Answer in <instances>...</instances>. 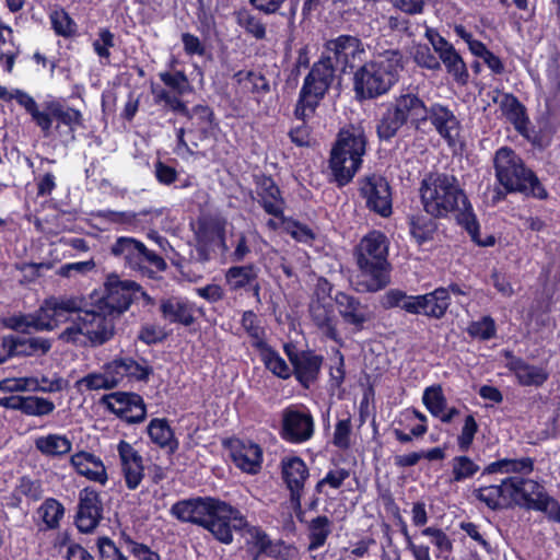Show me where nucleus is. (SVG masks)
<instances>
[{
    "label": "nucleus",
    "mask_w": 560,
    "mask_h": 560,
    "mask_svg": "<svg viewBox=\"0 0 560 560\" xmlns=\"http://www.w3.org/2000/svg\"><path fill=\"white\" fill-rule=\"evenodd\" d=\"M349 477L350 470L347 468L339 467L336 469H329L325 477L316 482L314 491L315 493H324L326 486L334 490H338L342 487L345 480H347Z\"/></svg>",
    "instance_id": "obj_61"
},
{
    "label": "nucleus",
    "mask_w": 560,
    "mask_h": 560,
    "mask_svg": "<svg viewBox=\"0 0 560 560\" xmlns=\"http://www.w3.org/2000/svg\"><path fill=\"white\" fill-rule=\"evenodd\" d=\"M334 301L342 320L352 326L354 331L363 330L370 320L368 306L363 305L358 298L342 291L335 294Z\"/></svg>",
    "instance_id": "obj_28"
},
{
    "label": "nucleus",
    "mask_w": 560,
    "mask_h": 560,
    "mask_svg": "<svg viewBox=\"0 0 560 560\" xmlns=\"http://www.w3.org/2000/svg\"><path fill=\"white\" fill-rule=\"evenodd\" d=\"M471 494L490 511L520 506L541 512L548 521L560 524V502L537 480L509 476L500 479L499 483H487V479L481 480L478 476Z\"/></svg>",
    "instance_id": "obj_2"
},
{
    "label": "nucleus",
    "mask_w": 560,
    "mask_h": 560,
    "mask_svg": "<svg viewBox=\"0 0 560 560\" xmlns=\"http://www.w3.org/2000/svg\"><path fill=\"white\" fill-rule=\"evenodd\" d=\"M281 477L289 490V502L299 522H304L305 510L302 508V495L310 477V469L300 456H288L281 459Z\"/></svg>",
    "instance_id": "obj_14"
},
{
    "label": "nucleus",
    "mask_w": 560,
    "mask_h": 560,
    "mask_svg": "<svg viewBox=\"0 0 560 560\" xmlns=\"http://www.w3.org/2000/svg\"><path fill=\"white\" fill-rule=\"evenodd\" d=\"M425 122L430 121L439 136L448 145H455L460 132V121L447 105L440 102L431 103L427 107Z\"/></svg>",
    "instance_id": "obj_23"
},
{
    "label": "nucleus",
    "mask_w": 560,
    "mask_h": 560,
    "mask_svg": "<svg viewBox=\"0 0 560 560\" xmlns=\"http://www.w3.org/2000/svg\"><path fill=\"white\" fill-rule=\"evenodd\" d=\"M120 539L127 546L129 553L137 560H161V556L158 551L152 550L145 544L136 541L125 532L121 533Z\"/></svg>",
    "instance_id": "obj_63"
},
{
    "label": "nucleus",
    "mask_w": 560,
    "mask_h": 560,
    "mask_svg": "<svg viewBox=\"0 0 560 560\" xmlns=\"http://www.w3.org/2000/svg\"><path fill=\"white\" fill-rule=\"evenodd\" d=\"M364 55V45L358 36L340 34L326 40L319 60L313 63L304 78L296 101V116L304 117L316 112L334 83L336 72H352L355 62L362 61Z\"/></svg>",
    "instance_id": "obj_1"
},
{
    "label": "nucleus",
    "mask_w": 560,
    "mask_h": 560,
    "mask_svg": "<svg viewBox=\"0 0 560 560\" xmlns=\"http://www.w3.org/2000/svg\"><path fill=\"white\" fill-rule=\"evenodd\" d=\"M493 168L495 180L505 194L518 192L526 198L548 199L549 192L537 174L512 148L504 145L495 151Z\"/></svg>",
    "instance_id": "obj_7"
},
{
    "label": "nucleus",
    "mask_w": 560,
    "mask_h": 560,
    "mask_svg": "<svg viewBox=\"0 0 560 560\" xmlns=\"http://www.w3.org/2000/svg\"><path fill=\"white\" fill-rule=\"evenodd\" d=\"M80 312V301L75 298H50L37 310V330H51L60 323L70 318L73 313Z\"/></svg>",
    "instance_id": "obj_20"
},
{
    "label": "nucleus",
    "mask_w": 560,
    "mask_h": 560,
    "mask_svg": "<svg viewBox=\"0 0 560 560\" xmlns=\"http://www.w3.org/2000/svg\"><path fill=\"white\" fill-rule=\"evenodd\" d=\"M257 278V268L253 264L245 266H232L225 273L226 282L234 291L252 285Z\"/></svg>",
    "instance_id": "obj_44"
},
{
    "label": "nucleus",
    "mask_w": 560,
    "mask_h": 560,
    "mask_svg": "<svg viewBox=\"0 0 560 560\" xmlns=\"http://www.w3.org/2000/svg\"><path fill=\"white\" fill-rule=\"evenodd\" d=\"M241 326L250 339V346L257 351L268 343L266 329L261 326L258 315L252 311H244L241 318Z\"/></svg>",
    "instance_id": "obj_40"
},
{
    "label": "nucleus",
    "mask_w": 560,
    "mask_h": 560,
    "mask_svg": "<svg viewBox=\"0 0 560 560\" xmlns=\"http://www.w3.org/2000/svg\"><path fill=\"white\" fill-rule=\"evenodd\" d=\"M232 79L244 94H252L255 98L264 97L270 92L269 80L261 71L238 70Z\"/></svg>",
    "instance_id": "obj_33"
},
{
    "label": "nucleus",
    "mask_w": 560,
    "mask_h": 560,
    "mask_svg": "<svg viewBox=\"0 0 560 560\" xmlns=\"http://www.w3.org/2000/svg\"><path fill=\"white\" fill-rule=\"evenodd\" d=\"M121 472L126 488L136 490L144 478L143 458L127 441L121 440L117 445Z\"/></svg>",
    "instance_id": "obj_27"
},
{
    "label": "nucleus",
    "mask_w": 560,
    "mask_h": 560,
    "mask_svg": "<svg viewBox=\"0 0 560 560\" xmlns=\"http://www.w3.org/2000/svg\"><path fill=\"white\" fill-rule=\"evenodd\" d=\"M284 352L293 368V375L300 385L308 388L318 380L324 363L323 355L310 349L298 351L289 345L284 346Z\"/></svg>",
    "instance_id": "obj_19"
},
{
    "label": "nucleus",
    "mask_w": 560,
    "mask_h": 560,
    "mask_svg": "<svg viewBox=\"0 0 560 560\" xmlns=\"http://www.w3.org/2000/svg\"><path fill=\"white\" fill-rule=\"evenodd\" d=\"M310 314L314 325L326 338L337 342L339 346L343 345L337 329V318L331 304H324L317 301L311 305Z\"/></svg>",
    "instance_id": "obj_30"
},
{
    "label": "nucleus",
    "mask_w": 560,
    "mask_h": 560,
    "mask_svg": "<svg viewBox=\"0 0 560 560\" xmlns=\"http://www.w3.org/2000/svg\"><path fill=\"white\" fill-rule=\"evenodd\" d=\"M151 93L155 104L164 103L167 108L172 112L186 117L190 108L182 100V96L172 94L168 90L161 88L160 85H151Z\"/></svg>",
    "instance_id": "obj_46"
},
{
    "label": "nucleus",
    "mask_w": 560,
    "mask_h": 560,
    "mask_svg": "<svg viewBox=\"0 0 560 560\" xmlns=\"http://www.w3.org/2000/svg\"><path fill=\"white\" fill-rule=\"evenodd\" d=\"M160 312L162 317L171 324L188 327L195 323L191 304L177 298L163 299L160 303Z\"/></svg>",
    "instance_id": "obj_32"
},
{
    "label": "nucleus",
    "mask_w": 560,
    "mask_h": 560,
    "mask_svg": "<svg viewBox=\"0 0 560 560\" xmlns=\"http://www.w3.org/2000/svg\"><path fill=\"white\" fill-rule=\"evenodd\" d=\"M265 368L282 380L291 376V371L284 359L269 343L257 350Z\"/></svg>",
    "instance_id": "obj_43"
},
{
    "label": "nucleus",
    "mask_w": 560,
    "mask_h": 560,
    "mask_svg": "<svg viewBox=\"0 0 560 560\" xmlns=\"http://www.w3.org/2000/svg\"><path fill=\"white\" fill-rule=\"evenodd\" d=\"M502 354L506 360V369L515 375L521 386L540 387L548 381L549 372L545 368L527 363L512 350H503Z\"/></svg>",
    "instance_id": "obj_25"
},
{
    "label": "nucleus",
    "mask_w": 560,
    "mask_h": 560,
    "mask_svg": "<svg viewBox=\"0 0 560 560\" xmlns=\"http://www.w3.org/2000/svg\"><path fill=\"white\" fill-rule=\"evenodd\" d=\"M434 218L417 213L408 217V226L411 236L418 245H422L433 238L438 229Z\"/></svg>",
    "instance_id": "obj_41"
},
{
    "label": "nucleus",
    "mask_w": 560,
    "mask_h": 560,
    "mask_svg": "<svg viewBox=\"0 0 560 560\" xmlns=\"http://www.w3.org/2000/svg\"><path fill=\"white\" fill-rule=\"evenodd\" d=\"M166 268L167 264L164 258L155 252L148 249L144 245L140 266L137 267L136 271H140L142 275H148L152 278L154 272L164 271Z\"/></svg>",
    "instance_id": "obj_59"
},
{
    "label": "nucleus",
    "mask_w": 560,
    "mask_h": 560,
    "mask_svg": "<svg viewBox=\"0 0 560 560\" xmlns=\"http://www.w3.org/2000/svg\"><path fill=\"white\" fill-rule=\"evenodd\" d=\"M133 304H140L143 308L152 307L155 305V299L137 281L122 279L115 272L107 275L102 294L95 301L94 307L112 318H119Z\"/></svg>",
    "instance_id": "obj_9"
},
{
    "label": "nucleus",
    "mask_w": 560,
    "mask_h": 560,
    "mask_svg": "<svg viewBox=\"0 0 560 560\" xmlns=\"http://www.w3.org/2000/svg\"><path fill=\"white\" fill-rule=\"evenodd\" d=\"M421 534L430 537L431 544L436 548L435 558L450 560L453 553V540L442 528L429 526L423 528Z\"/></svg>",
    "instance_id": "obj_47"
},
{
    "label": "nucleus",
    "mask_w": 560,
    "mask_h": 560,
    "mask_svg": "<svg viewBox=\"0 0 560 560\" xmlns=\"http://www.w3.org/2000/svg\"><path fill=\"white\" fill-rule=\"evenodd\" d=\"M237 23L247 35L252 36L256 40L266 39L267 26L261 18L249 12H245L238 15Z\"/></svg>",
    "instance_id": "obj_56"
},
{
    "label": "nucleus",
    "mask_w": 560,
    "mask_h": 560,
    "mask_svg": "<svg viewBox=\"0 0 560 560\" xmlns=\"http://www.w3.org/2000/svg\"><path fill=\"white\" fill-rule=\"evenodd\" d=\"M104 506L101 494L92 487L79 492V501L74 515V525L80 533H92L103 518Z\"/></svg>",
    "instance_id": "obj_18"
},
{
    "label": "nucleus",
    "mask_w": 560,
    "mask_h": 560,
    "mask_svg": "<svg viewBox=\"0 0 560 560\" xmlns=\"http://www.w3.org/2000/svg\"><path fill=\"white\" fill-rule=\"evenodd\" d=\"M353 252L377 258H388L389 241L382 231L372 230L360 240V242L354 246Z\"/></svg>",
    "instance_id": "obj_37"
},
{
    "label": "nucleus",
    "mask_w": 560,
    "mask_h": 560,
    "mask_svg": "<svg viewBox=\"0 0 560 560\" xmlns=\"http://www.w3.org/2000/svg\"><path fill=\"white\" fill-rule=\"evenodd\" d=\"M460 225L477 245L489 247L495 244V237L493 235H488L485 240L480 238V224L474 211H468L463 215V223Z\"/></svg>",
    "instance_id": "obj_60"
},
{
    "label": "nucleus",
    "mask_w": 560,
    "mask_h": 560,
    "mask_svg": "<svg viewBox=\"0 0 560 560\" xmlns=\"http://www.w3.org/2000/svg\"><path fill=\"white\" fill-rule=\"evenodd\" d=\"M466 330L469 337L482 341L497 337V324L490 315H485L478 320L470 322Z\"/></svg>",
    "instance_id": "obj_51"
},
{
    "label": "nucleus",
    "mask_w": 560,
    "mask_h": 560,
    "mask_svg": "<svg viewBox=\"0 0 560 560\" xmlns=\"http://www.w3.org/2000/svg\"><path fill=\"white\" fill-rule=\"evenodd\" d=\"M49 22L55 35L67 39L80 36L79 25L63 8H57L49 12Z\"/></svg>",
    "instance_id": "obj_38"
},
{
    "label": "nucleus",
    "mask_w": 560,
    "mask_h": 560,
    "mask_svg": "<svg viewBox=\"0 0 560 560\" xmlns=\"http://www.w3.org/2000/svg\"><path fill=\"white\" fill-rule=\"evenodd\" d=\"M244 529H247V533L250 535L249 544H252L255 549L253 560H258L259 557L267 556L273 541L270 536L260 526H250L248 524Z\"/></svg>",
    "instance_id": "obj_57"
},
{
    "label": "nucleus",
    "mask_w": 560,
    "mask_h": 560,
    "mask_svg": "<svg viewBox=\"0 0 560 560\" xmlns=\"http://www.w3.org/2000/svg\"><path fill=\"white\" fill-rule=\"evenodd\" d=\"M234 465L243 472L257 474L262 464V450L252 440L230 438L223 442Z\"/></svg>",
    "instance_id": "obj_21"
},
{
    "label": "nucleus",
    "mask_w": 560,
    "mask_h": 560,
    "mask_svg": "<svg viewBox=\"0 0 560 560\" xmlns=\"http://www.w3.org/2000/svg\"><path fill=\"white\" fill-rule=\"evenodd\" d=\"M159 78L173 94L184 96L191 91L190 81L184 70L163 71L159 73Z\"/></svg>",
    "instance_id": "obj_48"
},
{
    "label": "nucleus",
    "mask_w": 560,
    "mask_h": 560,
    "mask_svg": "<svg viewBox=\"0 0 560 560\" xmlns=\"http://www.w3.org/2000/svg\"><path fill=\"white\" fill-rule=\"evenodd\" d=\"M43 522L48 528H56L59 526L60 520L63 517L65 508L57 499H46L37 509Z\"/></svg>",
    "instance_id": "obj_53"
},
{
    "label": "nucleus",
    "mask_w": 560,
    "mask_h": 560,
    "mask_svg": "<svg viewBox=\"0 0 560 560\" xmlns=\"http://www.w3.org/2000/svg\"><path fill=\"white\" fill-rule=\"evenodd\" d=\"M480 467L474 459L467 455H458L452 459V478L453 482H463L472 478Z\"/></svg>",
    "instance_id": "obj_49"
},
{
    "label": "nucleus",
    "mask_w": 560,
    "mask_h": 560,
    "mask_svg": "<svg viewBox=\"0 0 560 560\" xmlns=\"http://www.w3.org/2000/svg\"><path fill=\"white\" fill-rule=\"evenodd\" d=\"M442 298V291L439 290L419 295H408L400 289H389L383 295L381 304L385 310L400 307L409 314H422L431 318V316L442 313L441 304L444 302Z\"/></svg>",
    "instance_id": "obj_13"
},
{
    "label": "nucleus",
    "mask_w": 560,
    "mask_h": 560,
    "mask_svg": "<svg viewBox=\"0 0 560 560\" xmlns=\"http://www.w3.org/2000/svg\"><path fill=\"white\" fill-rule=\"evenodd\" d=\"M366 144L368 139L362 128L349 126L338 131L328 160L330 183L342 188L352 182L362 167Z\"/></svg>",
    "instance_id": "obj_8"
},
{
    "label": "nucleus",
    "mask_w": 560,
    "mask_h": 560,
    "mask_svg": "<svg viewBox=\"0 0 560 560\" xmlns=\"http://www.w3.org/2000/svg\"><path fill=\"white\" fill-rule=\"evenodd\" d=\"M315 434V420L308 407L291 404L280 413V438L294 445L308 442Z\"/></svg>",
    "instance_id": "obj_12"
},
{
    "label": "nucleus",
    "mask_w": 560,
    "mask_h": 560,
    "mask_svg": "<svg viewBox=\"0 0 560 560\" xmlns=\"http://www.w3.org/2000/svg\"><path fill=\"white\" fill-rule=\"evenodd\" d=\"M420 200L425 213L434 219L456 217L457 223H463V215L474 211L464 188L455 175L430 172L420 182Z\"/></svg>",
    "instance_id": "obj_4"
},
{
    "label": "nucleus",
    "mask_w": 560,
    "mask_h": 560,
    "mask_svg": "<svg viewBox=\"0 0 560 560\" xmlns=\"http://www.w3.org/2000/svg\"><path fill=\"white\" fill-rule=\"evenodd\" d=\"M97 218L121 226L128 231H143L154 224V221L162 215V210L144 209L135 211H115L110 209L100 210Z\"/></svg>",
    "instance_id": "obj_22"
},
{
    "label": "nucleus",
    "mask_w": 560,
    "mask_h": 560,
    "mask_svg": "<svg viewBox=\"0 0 560 560\" xmlns=\"http://www.w3.org/2000/svg\"><path fill=\"white\" fill-rule=\"evenodd\" d=\"M124 368L126 370V378L129 381L148 382L153 373V369L148 364L147 360L141 359V362L131 357H121Z\"/></svg>",
    "instance_id": "obj_55"
},
{
    "label": "nucleus",
    "mask_w": 560,
    "mask_h": 560,
    "mask_svg": "<svg viewBox=\"0 0 560 560\" xmlns=\"http://www.w3.org/2000/svg\"><path fill=\"white\" fill-rule=\"evenodd\" d=\"M404 418L407 422H413L415 420H418L419 423L416 425L410 427V432L406 433L405 431L395 428L394 429V435L395 439L402 443L407 444L412 441L413 438H422L428 432V418L424 413L417 409H408L404 412Z\"/></svg>",
    "instance_id": "obj_42"
},
{
    "label": "nucleus",
    "mask_w": 560,
    "mask_h": 560,
    "mask_svg": "<svg viewBox=\"0 0 560 560\" xmlns=\"http://www.w3.org/2000/svg\"><path fill=\"white\" fill-rule=\"evenodd\" d=\"M295 112H296V106L294 107L293 114H294V117L296 119L301 120L302 122L300 125L292 127L289 130L288 136H289L291 142L294 143L296 147L307 148L311 145V142H312V128L306 124V120L308 118L313 117L315 112L308 113L304 117L296 116Z\"/></svg>",
    "instance_id": "obj_54"
},
{
    "label": "nucleus",
    "mask_w": 560,
    "mask_h": 560,
    "mask_svg": "<svg viewBox=\"0 0 560 560\" xmlns=\"http://www.w3.org/2000/svg\"><path fill=\"white\" fill-rule=\"evenodd\" d=\"M283 224L285 233L291 235L296 242L311 243L316 238L315 232L306 224L291 217L278 218Z\"/></svg>",
    "instance_id": "obj_52"
},
{
    "label": "nucleus",
    "mask_w": 560,
    "mask_h": 560,
    "mask_svg": "<svg viewBox=\"0 0 560 560\" xmlns=\"http://www.w3.org/2000/svg\"><path fill=\"white\" fill-rule=\"evenodd\" d=\"M72 443L66 435L48 434L37 438V451L51 457H60L71 451Z\"/></svg>",
    "instance_id": "obj_45"
},
{
    "label": "nucleus",
    "mask_w": 560,
    "mask_h": 560,
    "mask_svg": "<svg viewBox=\"0 0 560 560\" xmlns=\"http://www.w3.org/2000/svg\"><path fill=\"white\" fill-rule=\"evenodd\" d=\"M144 244L133 237L120 236L110 247V254L124 260V265L131 270L140 266Z\"/></svg>",
    "instance_id": "obj_34"
},
{
    "label": "nucleus",
    "mask_w": 560,
    "mask_h": 560,
    "mask_svg": "<svg viewBox=\"0 0 560 560\" xmlns=\"http://www.w3.org/2000/svg\"><path fill=\"white\" fill-rule=\"evenodd\" d=\"M355 264L354 289L360 293H376L384 290L392 280L393 266L388 258L352 253Z\"/></svg>",
    "instance_id": "obj_10"
},
{
    "label": "nucleus",
    "mask_w": 560,
    "mask_h": 560,
    "mask_svg": "<svg viewBox=\"0 0 560 560\" xmlns=\"http://www.w3.org/2000/svg\"><path fill=\"white\" fill-rule=\"evenodd\" d=\"M360 196L365 200V207L382 218L393 213V194L388 180L377 174L364 176L360 180Z\"/></svg>",
    "instance_id": "obj_15"
},
{
    "label": "nucleus",
    "mask_w": 560,
    "mask_h": 560,
    "mask_svg": "<svg viewBox=\"0 0 560 560\" xmlns=\"http://www.w3.org/2000/svg\"><path fill=\"white\" fill-rule=\"evenodd\" d=\"M351 434H352L351 417L348 416L345 419H339L335 424V431H334V435H332V444L341 451L349 450L351 446Z\"/></svg>",
    "instance_id": "obj_64"
},
{
    "label": "nucleus",
    "mask_w": 560,
    "mask_h": 560,
    "mask_svg": "<svg viewBox=\"0 0 560 560\" xmlns=\"http://www.w3.org/2000/svg\"><path fill=\"white\" fill-rule=\"evenodd\" d=\"M100 404L127 423H140L147 418L144 399L138 393L113 392L105 394Z\"/></svg>",
    "instance_id": "obj_17"
},
{
    "label": "nucleus",
    "mask_w": 560,
    "mask_h": 560,
    "mask_svg": "<svg viewBox=\"0 0 560 560\" xmlns=\"http://www.w3.org/2000/svg\"><path fill=\"white\" fill-rule=\"evenodd\" d=\"M70 464L77 474L90 481L105 486L108 481L106 467L101 457L86 451H80L71 455Z\"/></svg>",
    "instance_id": "obj_29"
},
{
    "label": "nucleus",
    "mask_w": 560,
    "mask_h": 560,
    "mask_svg": "<svg viewBox=\"0 0 560 560\" xmlns=\"http://www.w3.org/2000/svg\"><path fill=\"white\" fill-rule=\"evenodd\" d=\"M404 70V55L398 49L365 61L353 71L352 91L359 102L376 100L387 94L399 81Z\"/></svg>",
    "instance_id": "obj_5"
},
{
    "label": "nucleus",
    "mask_w": 560,
    "mask_h": 560,
    "mask_svg": "<svg viewBox=\"0 0 560 560\" xmlns=\"http://www.w3.org/2000/svg\"><path fill=\"white\" fill-rule=\"evenodd\" d=\"M170 514L180 523L197 525L209 532L215 540L230 545L234 532L248 526L240 509L217 497H192L175 502Z\"/></svg>",
    "instance_id": "obj_3"
},
{
    "label": "nucleus",
    "mask_w": 560,
    "mask_h": 560,
    "mask_svg": "<svg viewBox=\"0 0 560 560\" xmlns=\"http://www.w3.org/2000/svg\"><path fill=\"white\" fill-rule=\"evenodd\" d=\"M147 431L151 441L159 447L166 450L170 454H174L178 450L179 442L166 418L151 419Z\"/></svg>",
    "instance_id": "obj_35"
},
{
    "label": "nucleus",
    "mask_w": 560,
    "mask_h": 560,
    "mask_svg": "<svg viewBox=\"0 0 560 560\" xmlns=\"http://www.w3.org/2000/svg\"><path fill=\"white\" fill-rule=\"evenodd\" d=\"M422 402L427 410L438 417L446 409L447 400L440 384L429 386L424 389Z\"/></svg>",
    "instance_id": "obj_50"
},
{
    "label": "nucleus",
    "mask_w": 560,
    "mask_h": 560,
    "mask_svg": "<svg viewBox=\"0 0 560 560\" xmlns=\"http://www.w3.org/2000/svg\"><path fill=\"white\" fill-rule=\"evenodd\" d=\"M186 118L189 121L187 131L198 133L199 139L208 138L217 126L213 109L208 105H195Z\"/></svg>",
    "instance_id": "obj_36"
},
{
    "label": "nucleus",
    "mask_w": 560,
    "mask_h": 560,
    "mask_svg": "<svg viewBox=\"0 0 560 560\" xmlns=\"http://www.w3.org/2000/svg\"><path fill=\"white\" fill-rule=\"evenodd\" d=\"M74 387L81 393L100 389H112L104 370L102 372L88 373L75 382Z\"/></svg>",
    "instance_id": "obj_58"
},
{
    "label": "nucleus",
    "mask_w": 560,
    "mask_h": 560,
    "mask_svg": "<svg viewBox=\"0 0 560 560\" xmlns=\"http://www.w3.org/2000/svg\"><path fill=\"white\" fill-rule=\"evenodd\" d=\"M7 327L15 330V335L4 337L2 340V348L5 352L0 358L31 355L35 351V339L31 336L26 337L25 334L31 335L35 329V316L21 315L12 316L4 320Z\"/></svg>",
    "instance_id": "obj_16"
},
{
    "label": "nucleus",
    "mask_w": 560,
    "mask_h": 560,
    "mask_svg": "<svg viewBox=\"0 0 560 560\" xmlns=\"http://www.w3.org/2000/svg\"><path fill=\"white\" fill-rule=\"evenodd\" d=\"M446 72L452 75L458 85H466L469 81V73L465 61L458 51L442 62Z\"/></svg>",
    "instance_id": "obj_62"
},
{
    "label": "nucleus",
    "mask_w": 560,
    "mask_h": 560,
    "mask_svg": "<svg viewBox=\"0 0 560 560\" xmlns=\"http://www.w3.org/2000/svg\"><path fill=\"white\" fill-rule=\"evenodd\" d=\"M83 115L79 109L70 107L65 101L52 100L43 104V109H37V127L40 128L43 136L51 137L55 131L63 126L71 140L74 139V132L78 128H83Z\"/></svg>",
    "instance_id": "obj_11"
},
{
    "label": "nucleus",
    "mask_w": 560,
    "mask_h": 560,
    "mask_svg": "<svg viewBox=\"0 0 560 560\" xmlns=\"http://www.w3.org/2000/svg\"><path fill=\"white\" fill-rule=\"evenodd\" d=\"M258 203L264 211L273 218H282L287 206L282 191L271 175L254 176Z\"/></svg>",
    "instance_id": "obj_24"
},
{
    "label": "nucleus",
    "mask_w": 560,
    "mask_h": 560,
    "mask_svg": "<svg viewBox=\"0 0 560 560\" xmlns=\"http://www.w3.org/2000/svg\"><path fill=\"white\" fill-rule=\"evenodd\" d=\"M78 318L83 320L84 336L93 346H101L114 336L115 318L97 308L80 312Z\"/></svg>",
    "instance_id": "obj_26"
},
{
    "label": "nucleus",
    "mask_w": 560,
    "mask_h": 560,
    "mask_svg": "<svg viewBox=\"0 0 560 560\" xmlns=\"http://www.w3.org/2000/svg\"><path fill=\"white\" fill-rule=\"evenodd\" d=\"M427 103L418 88L407 86L388 102L376 121V135L381 142H390L399 130L410 125L420 129L425 125Z\"/></svg>",
    "instance_id": "obj_6"
},
{
    "label": "nucleus",
    "mask_w": 560,
    "mask_h": 560,
    "mask_svg": "<svg viewBox=\"0 0 560 560\" xmlns=\"http://www.w3.org/2000/svg\"><path fill=\"white\" fill-rule=\"evenodd\" d=\"M502 115L513 125L522 136L528 132L529 117L525 105L513 93H503L500 101Z\"/></svg>",
    "instance_id": "obj_31"
},
{
    "label": "nucleus",
    "mask_w": 560,
    "mask_h": 560,
    "mask_svg": "<svg viewBox=\"0 0 560 560\" xmlns=\"http://www.w3.org/2000/svg\"><path fill=\"white\" fill-rule=\"evenodd\" d=\"M331 521L326 515H318L307 525L308 551H316L324 547L331 534Z\"/></svg>",
    "instance_id": "obj_39"
}]
</instances>
